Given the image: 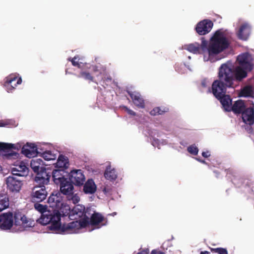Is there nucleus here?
Returning a JSON list of instances; mask_svg holds the SVG:
<instances>
[{
	"mask_svg": "<svg viewBox=\"0 0 254 254\" xmlns=\"http://www.w3.org/2000/svg\"><path fill=\"white\" fill-rule=\"evenodd\" d=\"M218 79L215 80L209 88L208 91L213 94L216 98L226 93L228 88H234L236 86L235 82L236 79L232 75L230 69L221 66L219 68L218 73Z\"/></svg>",
	"mask_w": 254,
	"mask_h": 254,
	"instance_id": "obj_1",
	"label": "nucleus"
},
{
	"mask_svg": "<svg viewBox=\"0 0 254 254\" xmlns=\"http://www.w3.org/2000/svg\"><path fill=\"white\" fill-rule=\"evenodd\" d=\"M248 53H243L239 55L237 58V65H234L231 61H228L222 64V66L230 69L232 75L236 79V82H241L248 75V72L251 71L253 68V65L250 61Z\"/></svg>",
	"mask_w": 254,
	"mask_h": 254,
	"instance_id": "obj_2",
	"label": "nucleus"
},
{
	"mask_svg": "<svg viewBox=\"0 0 254 254\" xmlns=\"http://www.w3.org/2000/svg\"><path fill=\"white\" fill-rule=\"evenodd\" d=\"M230 43L223 32L219 30L211 37L208 46H207L209 56L216 55L228 48Z\"/></svg>",
	"mask_w": 254,
	"mask_h": 254,
	"instance_id": "obj_3",
	"label": "nucleus"
},
{
	"mask_svg": "<svg viewBox=\"0 0 254 254\" xmlns=\"http://www.w3.org/2000/svg\"><path fill=\"white\" fill-rule=\"evenodd\" d=\"M74 220L75 221L64 224L63 226L61 225V222H60L59 228L57 233H78L81 229L87 227V225L89 224V218L84 215V213L82 217Z\"/></svg>",
	"mask_w": 254,
	"mask_h": 254,
	"instance_id": "obj_4",
	"label": "nucleus"
},
{
	"mask_svg": "<svg viewBox=\"0 0 254 254\" xmlns=\"http://www.w3.org/2000/svg\"><path fill=\"white\" fill-rule=\"evenodd\" d=\"M84 207L81 205H77L75 206L72 210L68 205L64 202L62 205L59 208H57L54 210L55 213H57L60 215L61 218V213L63 215H68V218L71 220L77 219L82 217L84 212Z\"/></svg>",
	"mask_w": 254,
	"mask_h": 254,
	"instance_id": "obj_5",
	"label": "nucleus"
},
{
	"mask_svg": "<svg viewBox=\"0 0 254 254\" xmlns=\"http://www.w3.org/2000/svg\"><path fill=\"white\" fill-rule=\"evenodd\" d=\"M61 219L60 215L57 213L51 212L50 211L44 212L41 214L40 217L37 221L42 225H46L49 224V229L57 233L59 228Z\"/></svg>",
	"mask_w": 254,
	"mask_h": 254,
	"instance_id": "obj_6",
	"label": "nucleus"
},
{
	"mask_svg": "<svg viewBox=\"0 0 254 254\" xmlns=\"http://www.w3.org/2000/svg\"><path fill=\"white\" fill-rule=\"evenodd\" d=\"M84 67L81 68V71L78 75H77L78 78H82L86 80H88L89 82H93L98 84V82L94 80V76L91 73L88 71V69H91L93 72H99L101 73L102 71H105L106 69L105 66L101 65H91L85 64Z\"/></svg>",
	"mask_w": 254,
	"mask_h": 254,
	"instance_id": "obj_7",
	"label": "nucleus"
},
{
	"mask_svg": "<svg viewBox=\"0 0 254 254\" xmlns=\"http://www.w3.org/2000/svg\"><path fill=\"white\" fill-rule=\"evenodd\" d=\"M42 144L41 143H27L22 147L21 153L27 158H33L39 155L42 150Z\"/></svg>",
	"mask_w": 254,
	"mask_h": 254,
	"instance_id": "obj_8",
	"label": "nucleus"
},
{
	"mask_svg": "<svg viewBox=\"0 0 254 254\" xmlns=\"http://www.w3.org/2000/svg\"><path fill=\"white\" fill-rule=\"evenodd\" d=\"M14 226L16 227V231H22L26 228L32 227L34 225L33 220L27 218L25 215L16 214L14 216Z\"/></svg>",
	"mask_w": 254,
	"mask_h": 254,
	"instance_id": "obj_9",
	"label": "nucleus"
},
{
	"mask_svg": "<svg viewBox=\"0 0 254 254\" xmlns=\"http://www.w3.org/2000/svg\"><path fill=\"white\" fill-rule=\"evenodd\" d=\"M207 42L204 38H201V43H198L190 44L186 46L185 49L190 53L194 54H203L207 53Z\"/></svg>",
	"mask_w": 254,
	"mask_h": 254,
	"instance_id": "obj_10",
	"label": "nucleus"
},
{
	"mask_svg": "<svg viewBox=\"0 0 254 254\" xmlns=\"http://www.w3.org/2000/svg\"><path fill=\"white\" fill-rule=\"evenodd\" d=\"M21 82V77H18V75L16 74H11L5 77L3 86L8 92H11Z\"/></svg>",
	"mask_w": 254,
	"mask_h": 254,
	"instance_id": "obj_11",
	"label": "nucleus"
},
{
	"mask_svg": "<svg viewBox=\"0 0 254 254\" xmlns=\"http://www.w3.org/2000/svg\"><path fill=\"white\" fill-rule=\"evenodd\" d=\"M213 22L209 19H204L196 25L195 30L199 35H204L210 32L213 27Z\"/></svg>",
	"mask_w": 254,
	"mask_h": 254,
	"instance_id": "obj_12",
	"label": "nucleus"
},
{
	"mask_svg": "<svg viewBox=\"0 0 254 254\" xmlns=\"http://www.w3.org/2000/svg\"><path fill=\"white\" fill-rule=\"evenodd\" d=\"M5 183L7 188L11 191L17 192L20 191L22 185L21 181L18 180L14 176H9L6 178Z\"/></svg>",
	"mask_w": 254,
	"mask_h": 254,
	"instance_id": "obj_13",
	"label": "nucleus"
},
{
	"mask_svg": "<svg viewBox=\"0 0 254 254\" xmlns=\"http://www.w3.org/2000/svg\"><path fill=\"white\" fill-rule=\"evenodd\" d=\"M231 111H254V104L239 100L232 105Z\"/></svg>",
	"mask_w": 254,
	"mask_h": 254,
	"instance_id": "obj_14",
	"label": "nucleus"
},
{
	"mask_svg": "<svg viewBox=\"0 0 254 254\" xmlns=\"http://www.w3.org/2000/svg\"><path fill=\"white\" fill-rule=\"evenodd\" d=\"M13 225V218L11 212L0 215V228L3 230L10 229Z\"/></svg>",
	"mask_w": 254,
	"mask_h": 254,
	"instance_id": "obj_15",
	"label": "nucleus"
},
{
	"mask_svg": "<svg viewBox=\"0 0 254 254\" xmlns=\"http://www.w3.org/2000/svg\"><path fill=\"white\" fill-rule=\"evenodd\" d=\"M69 177L71 183L77 186L83 185L85 180V176L80 170L71 171Z\"/></svg>",
	"mask_w": 254,
	"mask_h": 254,
	"instance_id": "obj_16",
	"label": "nucleus"
},
{
	"mask_svg": "<svg viewBox=\"0 0 254 254\" xmlns=\"http://www.w3.org/2000/svg\"><path fill=\"white\" fill-rule=\"evenodd\" d=\"M14 167L11 169L13 176H26L29 173V169L23 162H19L14 164Z\"/></svg>",
	"mask_w": 254,
	"mask_h": 254,
	"instance_id": "obj_17",
	"label": "nucleus"
},
{
	"mask_svg": "<svg viewBox=\"0 0 254 254\" xmlns=\"http://www.w3.org/2000/svg\"><path fill=\"white\" fill-rule=\"evenodd\" d=\"M47 194L45 186H35L32 190V196L36 201H42L45 199Z\"/></svg>",
	"mask_w": 254,
	"mask_h": 254,
	"instance_id": "obj_18",
	"label": "nucleus"
},
{
	"mask_svg": "<svg viewBox=\"0 0 254 254\" xmlns=\"http://www.w3.org/2000/svg\"><path fill=\"white\" fill-rule=\"evenodd\" d=\"M63 198L60 192H53L48 199V203L54 210L62 205Z\"/></svg>",
	"mask_w": 254,
	"mask_h": 254,
	"instance_id": "obj_19",
	"label": "nucleus"
},
{
	"mask_svg": "<svg viewBox=\"0 0 254 254\" xmlns=\"http://www.w3.org/2000/svg\"><path fill=\"white\" fill-rule=\"evenodd\" d=\"M251 26L247 23H243L237 32L238 38L242 40H247L251 34Z\"/></svg>",
	"mask_w": 254,
	"mask_h": 254,
	"instance_id": "obj_20",
	"label": "nucleus"
},
{
	"mask_svg": "<svg viewBox=\"0 0 254 254\" xmlns=\"http://www.w3.org/2000/svg\"><path fill=\"white\" fill-rule=\"evenodd\" d=\"M127 93L130 97L133 103L135 106L140 108H144V100L139 93L128 91Z\"/></svg>",
	"mask_w": 254,
	"mask_h": 254,
	"instance_id": "obj_21",
	"label": "nucleus"
},
{
	"mask_svg": "<svg viewBox=\"0 0 254 254\" xmlns=\"http://www.w3.org/2000/svg\"><path fill=\"white\" fill-rule=\"evenodd\" d=\"M222 105L225 111H231L232 106V99L229 95L226 94L216 98Z\"/></svg>",
	"mask_w": 254,
	"mask_h": 254,
	"instance_id": "obj_22",
	"label": "nucleus"
},
{
	"mask_svg": "<svg viewBox=\"0 0 254 254\" xmlns=\"http://www.w3.org/2000/svg\"><path fill=\"white\" fill-rule=\"evenodd\" d=\"M50 175H49L45 171H42L40 173H37L35 178V181L38 185L40 186H44L48 185L50 181Z\"/></svg>",
	"mask_w": 254,
	"mask_h": 254,
	"instance_id": "obj_23",
	"label": "nucleus"
},
{
	"mask_svg": "<svg viewBox=\"0 0 254 254\" xmlns=\"http://www.w3.org/2000/svg\"><path fill=\"white\" fill-rule=\"evenodd\" d=\"M60 190L62 193L69 197L73 194V186L71 182L66 180L60 184Z\"/></svg>",
	"mask_w": 254,
	"mask_h": 254,
	"instance_id": "obj_24",
	"label": "nucleus"
},
{
	"mask_svg": "<svg viewBox=\"0 0 254 254\" xmlns=\"http://www.w3.org/2000/svg\"><path fill=\"white\" fill-rule=\"evenodd\" d=\"M237 116L242 118L243 122L249 125L254 123V112H236Z\"/></svg>",
	"mask_w": 254,
	"mask_h": 254,
	"instance_id": "obj_25",
	"label": "nucleus"
},
{
	"mask_svg": "<svg viewBox=\"0 0 254 254\" xmlns=\"http://www.w3.org/2000/svg\"><path fill=\"white\" fill-rule=\"evenodd\" d=\"M83 190L86 194H93L97 190L96 185L92 179H89L84 184Z\"/></svg>",
	"mask_w": 254,
	"mask_h": 254,
	"instance_id": "obj_26",
	"label": "nucleus"
},
{
	"mask_svg": "<svg viewBox=\"0 0 254 254\" xmlns=\"http://www.w3.org/2000/svg\"><path fill=\"white\" fill-rule=\"evenodd\" d=\"M44 162L41 159L36 158L32 159L30 162V166L33 171L36 173L44 171L43 167Z\"/></svg>",
	"mask_w": 254,
	"mask_h": 254,
	"instance_id": "obj_27",
	"label": "nucleus"
},
{
	"mask_svg": "<svg viewBox=\"0 0 254 254\" xmlns=\"http://www.w3.org/2000/svg\"><path fill=\"white\" fill-rule=\"evenodd\" d=\"M103 219L104 218L101 214L94 213L92 215L91 220L89 221V224L87 225V227L91 225L92 226H94V228H99L100 226L97 225L103 221Z\"/></svg>",
	"mask_w": 254,
	"mask_h": 254,
	"instance_id": "obj_28",
	"label": "nucleus"
},
{
	"mask_svg": "<svg viewBox=\"0 0 254 254\" xmlns=\"http://www.w3.org/2000/svg\"><path fill=\"white\" fill-rule=\"evenodd\" d=\"M63 170H55L53 172V178L54 182L56 184H61L62 182L67 180L65 179L63 174Z\"/></svg>",
	"mask_w": 254,
	"mask_h": 254,
	"instance_id": "obj_29",
	"label": "nucleus"
},
{
	"mask_svg": "<svg viewBox=\"0 0 254 254\" xmlns=\"http://www.w3.org/2000/svg\"><path fill=\"white\" fill-rule=\"evenodd\" d=\"M39 155L47 161L53 160L57 158V154L56 153L51 151H43V148L42 150H40Z\"/></svg>",
	"mask_w": 254,
	"mask_h": 254,
	"instance_id": "obj_30",
	"label": "nucleus"
},
{
	"mask_svg": "<svg viewBox=\"0 0 254 254\" xmlns=\"http://www.w3.org/2000/svg\"><path fill=\"white\" fill-rule=\"evenodd\" d=\"M105 178L110 180H114L117 178V174L114 169L109 166L107 168L104 174Z\"/></svg>",
	"mask_w": 254,
	"mask_h": 254,
	"instance_id": "obj_31",
	"label": "nucleus"
},
{
	"mask_svg": "<svg viewBox=\"0 0 254 254\" xmlns=\"http://www.w3.org/2000/svg\"><path fill=\"white\" fill-rule=\"evenodd\" d=\"M67 158L63 155H60L56 163V166L60 168H64L67 167Z\"/></svg>",
	"mask_w": 254,
	"mask_h": 254,
	"instance_id": "obj_32",
	"label": "nucleus"
},
{
	"mask_svg": "<svg viewBox=\"0 0 254 254\" xmlns=\"http://www.w3.org/2000/svg\"><path fill=\"white\" fill-rule=\"evenodd\" d=\"M9 204V199L8 197L6 195L2 196L1 198H0V211H2L7 208L8 207Z\"/></svg>",
	"mask_w": 254,
	"mask_h": 254,
	"instance_id": "obj_33",
	"label": "nucleus"
},
{
	"mask_svg": "<svg viewBox=\"0 0 254 254\" xmlns=\"http://www.w3.org/2000/svg\"><path fill=\"white\" fill-rule=\"evenodd\" d=\"M252 94V89L251 86H246L244 87L239 93L240 97H249Z\"/></svg>",
	"mask_w": 254,
	"mask_h": 254,
	"instance_id": "obj_34",
	"label": "nucleus"
},
{
	"mask_svg": "<svg viewBox=\"0 0 254 254\" xmlns=\"http://www.w3.org/2000/svg\"><path fill=\"white\" fill-rule=\"evenodd\" d=\"M69 61H70L72 63V64L74 66H77L79 68H81V63H79V56L76 55L73 58H69L68 59Z\"/></svg>",
	"mask_w": 254,
	"mask_h": 254,
	"instance_id": "obj_35",
	"label": "nucleus"
},
{
	"mask_svg": "<svg viewBox=\"0 0 254 254\" xmlns=\"http://www.w3.org/2000/svg\"><path fill=\"white\" fill-rule=\"evenodd\" d=\"M188 151L191 154L196 155L198 152V149L196 146L192 145L188 148Z\"/></svg>",
	"mask_w": 254,
	"mask_h": 254,
	"instance_id": "obj_36",
	"label": "nucleus"
},
{
	"mask_svg": "<svg viewBox=\"0 0 254 254\" xmlns=\"http://www.w3.org/2000/svg\"><path fill=\"white\" fill-rule=\"evenodd\" d=\"M5 157L8 159H18L20 155L16 152H12L6 154Z\"/></svg>",
	"mask_w": 254,
	"mask_h": 254,
	"instance_id": "obj_37",
	"label": "nucleus"
},
{
	"mask_svg": "<svg viewBox=\"0 0 254 254\" xmlns=\"http://www.w3.org/2000/svg\"><path fill=\"white\" fill-rule=\"evenodd\" d=\"M211 251L213 252L217 253L219 254H228L227 250L223 248H212L211 249Z\"/></svg>",
	"mask_w": 254,
	"mask_h": 254,
	"instance_id": "obj_38",
	"label": "nucleus"
},
{
	"mask_svg": "<svg viewBox=\"0 0 254 254\" xmlns=\"http://www.w3.org/2000/svg\"><path fill=\"white\" fill-rule=\"evenodd\" d=\"M68 199L72 200V202L74 204L78 203L80 200V198L78 195L76 194H72L69 197H67Z\"/></svg>",
	"mask_w": 254,
	"mask_h": 254,
	"instance_id": "obj_39",
	"label": "nucleus"
},
{
	"mask_svg": "<svg viewBox=\"0 0 254 254\" xmlns=\"http://www.w3.org/2000/svg\"><path fill=\"white\" fill-rule=\"evenodd\" d=\"M35 208L38 211L41 212L42 213H43L44 212L46 211V208L45 207V206L40 204H35Z\"/></svg>",
	"mask_w": 254,
	"mask_h": 254,
	"instance_id": "obj_40",
	"label": "nucleus"
},
{
	"mask_svg": "<svg viewBox=\"0 0 254 254\" xmlns=\"http://www.w3.org/2000/svg\"><path fill=\"white\" fill-rule=\"evenodd\" d=\"M164 141H162L161 144H165ZM152 145L155 147H157L158 148L160 147L161 141L158 139H154L152 143Z\"/></svg>",
	"mask_w": 254,
	"mask_h": 254,
	"instance_id": "obj_41",
	"label": "nucleus"
},
{
	"mask_svg": "<svg viewBox=\"0 0 254 254\" xmlns=\"http://www.w3.org/2000/svg\"><path fill=\"white\" fill-rule=\"evenodd\" d=\"M112 77L110 76H104L103 78V82L105 83L106 85H108V83L112 81Z\"/></svg>",
	"mask_w": 254,
	"mask_h": 254,
	"instance_id": "obj_42",
	"label": "nucleus"
},
{
	"mask_svg": "<svg viewBox=\"0 0 254 254\" xmlns=\"http://www.w3.org/2000/svg\"><path fill=\"white\" fill-rule=\"evenodd\" d=\"M9 125V122L7 121H0V127H7Z\"/></svg>",
	"mask_w": 254,
	"mask_h": 254,
	"instance_id": "obj_43",
	"label": "nucleus"
},
{
	"mask_svg": "<svg viewBox=\"0 0 254 254\" xmlns=\"http://www.w3.org/2000/svg\"><path fill=\"white\" fill-rule=\"evenodd\" d=\"M166 110H168L169 109L163 108L161 109V107H156L154 108L152 111H167Z\"/></svg>",
	"mask_w": 254,
	"mask_h": 254,
	"instance_id": "obj_44",
	"label": "nucleus"
},
{
	"mask_svg": "<svg viewBox=\"0 0 254 254\" xmlns=\"http://www.w3.org/2000/svg\"><path fill=\"white\" fill-rule=\"evenodd\" d=\"M151 254H165V253L160 251H158L156 250H154L152 251Z\"/></svg>",
	"mask_w": 254,
	"mask_h": 254,
	"instance_id": "obj_45",
	"label": "nucleus"
},
{
	"mask_svg": "<svg viewBox=\"0 0 254 254\" xmlns=\"http://www.w3.org/2000/svg\"><path fill=\"white\" fill-rule=\"evenodd\" d=\"M207 80L206 79H203L202 80L201 84L202 87H206L207 86Z\"/></svg>",
	"mask_w": 254,
	"mask_h": 254,
	"instance_id": "obj_46",
	"label": "nucleus"
},
{
	"mask_svg": "<svg viewBox=\"0 0 254 254\" xmlns=\"http://www.w3.org/2000/svg\"><path fill=\"white\" fill-rule=\"evenodd\" d=\"M202 155L204 157H208L210 155V153L209 151L203 152L202 153Z\"/></svg>",
	"mask_w": 254,
	"mask_h": 254,
	"instance_id": "obj_47",
	"label": "nucleus"
},
{
	"mask_svg": "<svg viewBox=\"0 0 254 254\" xmlns=\"http://www.w3.org/2000/svg\"><path fill=\"white\" fill-rule=\"evenodd\" d=\"M149 253V250L146 249L138 252L137 254H148Z\"/></svg>",
	"mask_w": 254,
	"mask_h": 254,
	"instance_id": "obj_48",
	"label": "nucleus"
},
{
	"mask_svg": "<svg viewBox=\"0 0 254 254\" xmlns=\"http://www.w3.org/2000/svg\"><path fill=\"white\" fill-rule=\"evenodd\" d=\"M201 254H209V253L207 251L202 252Z\"/></svg>",
	"mask_w": 254,
	"mask_h": 254,
	"instance_id": "obj_49",
	"label": "nucleus"
},
{
	"mask_svg": "<svg viewBox=\"0 0 254 254\" xmlns=\"http://www.w3.org/2000/svg\"><path fill=\"white\" fill-rule=\"evenodd\" d=\"M198 161H199V162L202 163H205V161H201L200 160H199V159H197Z\"/></svg>",
	"mask_w": 254,
	"mask_h": 254,
	"instance_id": "obj_50",
	"label": "nucleus"
},
{
	"mask_svg": "<svg viewBox=\"0 0 254 254\" xmlns=\"http://www.w3.org/2000/svg\"><path fill=\"white\" fill-rule=\"evenodd\" d=\"M104 191L105 193H106L107 192V190H106V189H104Z\"/></svg>",
	"mask_w": 254,
	"mask_h": 254,
	"instance_id": "obj_51",
	"label": "nucleus"
},
{
	"mask_svg": "<svg viewBox=\"0 0 254 254\" xmlns=\"http://www.w3.org/2000/svg\"><path fill=\"white\" fill-rule=\"evenodd\" d=\"M127 111L130 112V111H131V110H128V109H127Z\"/></svg>",
	"mask_w": 254,
	"mask_h": 254,
	"instance_id": "obj_52",
	"label": "nucleus"
},
{
	"mask_svg": "<svg viewBox=\"0 0 254 254\" xmlns=\"http://www.w3.org/2000/svg\"><path fill=\"white\" fill-rule=\"evenodd\" d=\"M131 113H133L132 114L134 115V112H130Z\"/></svg>",
	"mask_w": 254,
	"mask_h": 254,
	"instance_id": "obj_53",
	"label": "nucleus"
},
{
	"mask_svg": "<svg viewBox=\"0 0 254 254\" xmlns=\"http://www.w3.org/2000/svg\"><path fill=\"white\" fill-rule=\"evenodd\" d=\"M115 214H116V213H114L113 214V215H115Z\"/></svg>",
	"mask_w": 254,
	"mask_h": 254,
	"instance_id": "obj_54",
	"label": "nucleus"
},
{
	"mask_svg": "<svg viewBox=\"0 0 254 254\" xmlns=\"http://www.w3.org/2000/svg\"><path fill=\"white\" fill-rule=\"evenodd\" d=\"M93 229H94V228L92 229L91 230L89 229V231L92 230H93Z\"/></svg>",
	"mask_w": 254,
	"mask_h": 254,
	"instance_id": "obj_55",
	"label": "nucleus"
}]
</instances>
